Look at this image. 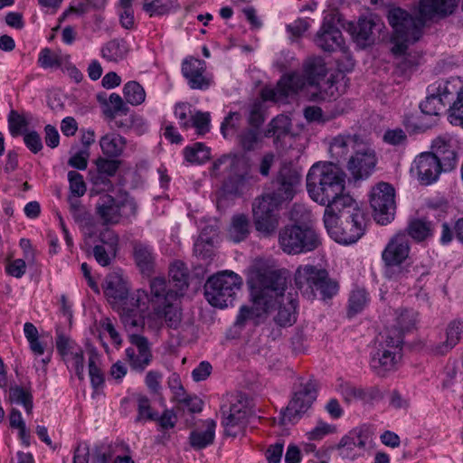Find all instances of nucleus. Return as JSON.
I'll list each match as a JSON object with an SVG mask.
<instances>
[{
  "mask_svg": "<svg viewBox=\"0 0 463 463\" xmlns=\"http://www.w3.org/2000/svg\"><path fill=\"white\" fill-rule=\"evenodd\" d=\"M137 416L136 421H141L143 420H156L157 419V413L154 412L150 406L149 399L143 394L137 395Z\"/></svg>",
  "mask_w": 463,
  "mask_h": 463,
  "instance_id": "55",
  "label": "nucleus"
},
{
  "mask_svg": "<svg viewBox=\"0 0 463 463\" xmlns=\"http://www.w3.org/2000/svg\"><path fill=\"white\" fill-rule=\"evenodd\" d=\"M213 238L206 237L205 232H203L194 245V251L203 260L211 259L213 254Z\"/></svg>",
  "mask_w": 463,
  "mask_h": 463,
  "instance_id": "57",
  "label": "nucleus"
},
{
  "mask_svg": "<svg viewBox=\"0 0 463 463\" xmlns=\"http://www.w3.org/2000/svg\"><path fill=\"white\" fill-rule=\"evenodd\" d=\"M204 425V430H194L190 433V445L194 449H203L213 444L214 441L216 422L213 420L209 419L205 420Z\"/></svg>",
  "mask_w": 463,
  "mask_h": 463,
  "instance_id": "31",
  "label": "nucleus"
},
{
  "mask_svg": "<svg viewBox=\"0 0 463 463\" xmlns=\"http://www.w3.org/2000/svg\"><path fill=\"white\" fill-rule=\"evenodd\" d=\"M449 82L453 83L457 90L448 109V119L452 125L463 128V83L458 79H450Z\"/></svg>",
  "mask_w": 463,
  "mask_h": 463,
  "instance_id": "29",
  "label": "nucleus"
},
{
  "mask_svg": "<svg viewBox=\"0 0 463 463\" xmlns=\"http://www.w3.org/2000/svg\"><path fill=\"white\" fill-rule=\"evenodd\" d=\"M128 111L129 108L118 93H111L108 99V105L103 108V114L109 120L115 119L118 114L127 115Z\"/></svg>",
  "mask_w": 463,
  "mask_h": 463,
  "instance_id": "43",
  "label": "nucleus"
},
{
  "mask_svg": "<svg viewBox=\"0 0 463 463\" xmlns=\"http://www.w3.org/2000/svg\"><path fill=\"white\" fill-rule=\"evenodd\" d=\"M169 283L175 290V294L183 296L188 288V271L184 263L182 261H175L169 268Z\"/></svg>",
  "mask_w": 463,
  "mask_h": 463,
  "instance_id": "32",
  "label": "nucleus"
},
{
  "mask_svg": "<svg viewBox=\"0 0 463 463\" xmlns=\"http://www.w3.org/2000/svg\"><path fill=\"white\" fill-rule=\"evenodd\" d=\"M99 361L98 354L92 350L89 355V374L93 388L98 389L104 383V376L97 363Z\"/></svg>",
  "mask_w": 463,
  "mask_h": 463,
  "instance_id": "54",
  "label": "nucleus"
},
{
  "mask_svg": "<svg viewBox=\"0 0 463 463\" xmlns=\"http://www.w3.org/2000/svg\"><path fill=\"white\" fill-rule=\"evenodd\" d=\"M55 343L57 351L65 361H68L69 357L76 352V348H80L73 340L62 333L57 335Z\"/></svg>",
  "mask_w": 463,
  "mask_h": 463,
  "instance_id": "56",
  "label": "nucleus"
},
{
  "mask_svg": "<svg viewBox=\"0 0 463 463\" xmlns=\"http://www.w3.org/2000/svg\"><path fill=\"white\" fill-rule=\"evenodd\" d=\"M123 207H129L132 214H136L137 204L132 198L126 197L122 201H117L110 194H103L98 200L96 213L103 224H117L120 221Z\"/></svg>",
  "mask_w": 463,
  "mask_h": 463,
  "instance_id": "19",
  "label": "nucleus"
},
{
  "mask_svg": "<svg viewBox=\"0 0 463 463\" xmlns=\"http://www.w3.org/2000/svg\"><path fill=\"white\" fill-rule=\"evenodd\" d=\"M8 128L12 137H16L20 135H24L27 130L28 121L21 115L18 111L12 109L9 112L8 118Z\"/></svg>",
  "mask_w": 463,
  "mask_h": 463,
  "instance_id": "52",
  "label": "nucleus"
},
{
  "mask_svg": "<svg viewBox=\"0 0 463 463\" xmlns=\"http://www.w3.org/2000/svg\"><path fill=\"white\" fill-rule=\"evenodd\" d=\"M401 349L400 335H392L390 333H385L376 350L371 354L370 367L372 371L380 377H385L389 373L394 371L398 362V351Z\"/></svg>",
  "mask_w": 463,
  "mask_h": 463,
  "instance_id": "15",
  "label": "nucleus"
},
{
  "mask_svg": "<svg viewBox=\"0 0 463 463\" xmlns=\"http://www.w3.org/2000/svg\"><path fill=\"white\" fill-rule=\"evenodd\" d=\"M294 279L296 287L307 299H314L317 295L323 300L331 299L339 289L337 281L329 277L326 269L310 264L298 267Z\"/></svg>",
  "mask_w": 463,
  "mask_h": 463,
  "instance_id": "10",
  "label": "nucleus"
},
{
  "mask_svg": "<svg viewBox=\"0 0 463 463\" xmlns=\"http://www.w3.org/2000/svg\"><path fill=\"white\" fill-rule=\"evenodd\" d=\"M194 109L187 102H179L175 107V117L178 120L179 126L183 129L191 128V122L194 114Z\"/></svg>",
  "mask_w": 463,
  "mask_h": 463,
  "instance_id": "53",
  "label": "nucleus"
},
{
  "mask_svg": "<svg viewBox=\"0 0 463 463\" xmlns=\"http://www.w3.org/2000/svg\"><path fill=\"white\" fill-rule=\"evenodd\" d=\"M340 27H344L341 14L337 11H332L327 14L324 17L322 25L316 34V44L321 50L327 52L342 50L344 47V38Z\"/></svg>",
  "mask_w": 463,
  "mask_h": 463,
  "instance_id": "18",
  "label": "nucleus"
},
{
  "mask_svg": "<svg viewBox=\"0 0 463 463\" xmlns=\"http://www.w3.org/2000/svg\"><path fill=\"white\" fill-rule=\"evenodd\" d=\"M265 121V115L262 104L260 102H254L249 111L248 116V123L252 128H257L260 130V128Z\"/></svg>",
  "mask_w": 463,
  "mask_h": 463,
  "instance_id": "60",
  "label": "nucleus"
},
{
  "mask_svg": "<svg viewBox=\"0 0 463 463\" xmlns=\"http://www.w3.org/2000/svg\"><path fill=\"white\" fill-rule=\"evenodd\" d=\"M318 386L315 379L299 377L292 386V397L282 411V423L298 420L312 406L317 397Z\"/></svg>",
  "mask_w": 463,
  "mask_h": 463,
  "instance_id": "14",
  "label": "nucleus"
},
{
  "mask_svg": "<svg viewBox=\"0 0 463 463\" xmlns=\"http://www.w3.org/2000/svg\"><path fill=\"white\" fill-rule=\"evenodd\" d=\"M457 90L449 80H437L427 88V97L420 104L421 116L408 118L404 124L413 131L424 132L436 124V117L447 105L453 100V93Z\"/></svg>",
  "mask_w": 463,
  "mask_h": 463,
  "instance_id": "6",
  "label": "nucleus"
},
{
  "mask_svg": "<svg viewBox=\"0 0 463 463\" xmlns=\"http://www.w3.org/2000/svg\"><path fill=\"white\" fill-rule=\"evenodd\" d=\"M133 245V257L139 270L145 275H150L155 267L156 255L154 249L148 243L135 241Z\"/></svg>",
  "mask_w": 463,
  "mask_h": 463,
  "instance_id": "26",
  "label": "nucleus"
},
{
  "mask_svg": "<svg viewBox=\"0 0 463 463\" xmlns=\"http://www.w3.org/2000/svg\"><path fill=\"white\" fill-rule=\"evenodd\" d=\"M128 52V44L124 39H113L103 45L101 56L109 61H119L127 57Z\"/></svg>",
  "mask_w": 463,
  "mask_h": 463,
  "instance_id": "36",
  "label": "nucleus"
},
{
  "mask_svg": "<svg viewBox=\"0 0 463 463\" xmlns=\"http://www.w3.org/2000/svg\"><path fill=\"white\" fill-rule=\"evenodd\" d=\"M163 304V307H157L156 315L164 319L169 327L177 328L181 322V312L171 302H165Z\"/></svg>",
  "mask_w": 463,
  "mask_h": 463,
  "instance_id": "47",
  "label": "nucleus"
},
{
  "mask_svg": "<svg viewBox=\"0 0 463 463\" xmlns=\"http://www.w3.org/2000/svg\"><path fill=\"white\" fill-rule=\"evenodd\" d=\"M206 65L205 61L197 58L188 57L183 61L182 73L188 80L193 90H206L210 86V80L203 76Z\"/></svg>",
  "mask_w": 463,
  "mask_h": 463,
  "instance_id": "24",
  "label": "nucleus"
},
{
  "mask_svg": "<svg viewBox=\"0 0 463 463\" xmlns=\"http://www.w3.org/2000/svg\"><path fill=\"white\" fill-rule=\"evenodd\" d=\"M373 26L374 23L372 20L363 18L359 19L357 24L348 23L347 31L357 45L361 48H365L373 43Z\"/></svg>",
  "mask_w": 463,
  "mask_h": 463,
  "instance_id": "28",
  "label": "nucleus"
},
{
  "mask_svg": "<svg viewBox=\"0 0 463 463\" xmlns=\"http://www.w3.org/2000/svg\"><path fill=\"white\" fill-rule=\"evenodd\" d=\"M410 240L404 232L393 236L382 252V259L386 268V274L405 263L410 253Z\"/></svg>",
  "mask_w": 463,
  "mask_h": 463,
  "instance_id": "20",
  "label": "nucleus"
},
{
  "mask_svg": "<svg viewBox=\"0 0 463 463\" xmlns=\"http://www.w3.org/2000/svg\"><path fill=\"white\" fill-rule=\"evenodd\" d=\"M123 95L126 101L132 106L140 105L146 99L144 88L135 80L128 81L124 85Z\"/></svg>",
  "mask_w": 463,
  "mask_h": 463,
  "instance_id": "46",
  "label": "nucleus"
},
{
  "mask_svg": "<svg viewBox=\"0 0 463 463\" xmlns=\"http://www.w3.org/2000/svg\"><path fill=\"white\" fill-rule=\"evenodd\" d=\"M224 165L228 168V176L223 183V190L230 194H241L250 175V160L244 153L223 155L215 160L211 168V175L214 177Z\"/></svg>",
  "mask_w": 463,
  "mask_h": 463,
  "instance_id": "12",
  "label": "nucleus"
},
{
  "mask_svg": "<svg viewBox=\"0 0 463 463\" xmlns=\"http://www.w3.org/2000/svg\"><path fill=\"white\" fill-rule=\"evenodd\" d=\"M407 231L408 237L411 236L417 241H423L432 237L434 224L426 219H415L409 223Z\"/></svg>",
  "mask_w": 463,
  "mask_h": 463,
  "instance_id": "39",
  "label": "nucleus"
},
{
  "mask_svg": "<svg viewBox=\"0 0 463 463\" xmlns=\"http://www.w3.org/2000/svg\"><path fill=\"white\" fill-rule=\"evenodd\" d=\"M300 180V175L296 170L284 166L272 182V190L254 200V226L264 237H269L276 232L279 226L278 212L284 203L294 198Z\"/></svg>",
  "mask_w": 463,
  "mask_h": 463,
  "instance_id": "2",
  "label": "nucleus"
},
{
  "mask_svg": "<svg viewBox=\"0 0 463 463\" xmlns=\"http://www.w3.org/2000/svg\"><path fill=\"white\" fill-rule=\"evenodd\" d=\"M10 398L16 403L22 404L27 413H31L33 410V396L30 392L23 387L15 386L10 390Z\"/></svg>",
  "mask_w": 463,
  "mask_h": 463,
  "instance_id": "58",
  "label": "nucleus"
},
{
  "mask_svg": "<svg viewBox=\"0 0 463 463\" xmlns=\"http://www.w3.org/2000/svg\"><path fill=\"white\" fill-rule=\"evenodd\" d=\"M211 117L209 112L195 110L191 122L198 135H204L210 131Z\"/></svg>",
  "mask_w": 463,
  "mask_h": 463,
  "instance_id": "59",
  "label": "nucleus"
},
{
  "mask_svg": "<svg viewBox=\"0 0 463 463\" xmlns=\"http://www.w3.org/2000/svg\"><path fill=\"white\" fill-rule=\"evenodd\" d=\"M95 165L99 175V178L101 179V183L111 185V183L108 178L116 175L121 165V161L112 157L106 158L99 156L96 159Z\"/></svg>",
  "mask_w": 463,
  "mask_h": 463,
  "instance_id": "42",
  "label": "nucleus"
},
{
  "mask_svg": "<svg viewBox=\"0 0 463 463\" xmlns=\"http://www.w3.org/2000/svg\"><path fill=\"white\" fill-rule=\"evenodd\" d=\"M304 71L308 84L313 86L318 81L325 80L327 74V68L322 58L313 57L308 59L305 63Z\"/></svg>",
  "mask_w": 463,
  "mask_h": 463,
  "instance_id": "37",
  "label": "nucleus"
},
{
  "mask_svg": "<svg viewBox=\"0 0 463 463\" xmlns=\"http://www.w3.org/2000/svg\"><path fill=\"white\" fill-rule=\"evenodd\" d=\"M334 204L324 213V224L329 236L338 243L348 245L356 242L365 231V215L354 201V206L337 208Z\"/></svg>",
  "mask_w": 463,
  "mask_h": 463,
  "instance_id": "4",
  "label": "nucleus"
},
{
  "mask_svg": "<svg viewBox=\"0 0 463 463\" xmlns=\"http://www.w3.org/2000/svg\"><path fill=\"white\" fill-rule=\"evenodd\" d=\"M338 392L347 403L354 401H364L367 394L364 389L347 382L339 384Z\"/></svg>",
  "mask_w": 463,
  "mask_h": 463,
  "instance_id": "51",
  "label": "nucleus"
},
{
  "mask_svg": "<svg viewBox=\"0 0 463 463\" xmlns=\"http://www.w3.org/2000/svg\"><path fill=\"white\" fill-rule=\"evenodd\" d=\"M291 130V120L288 116L279 115L274 118L269 124L265 131V137H275V141H279L281 137H286Z\"/></svg>",
  "mask_w": 463,
  "mask_h": 463,
  "instance_id": "40",
  "label": "nucleus"
},
{
  "mask_svg": "<svg viewBox=\"0 0 463 463\" xmlns=\"http://www.w3.org/2000/svg\"><path fill=\"white\" fill-rule=\"evenodd\" d=\"M126 354L131 368L137 372H143L152 361V353H136L132 347L126 349Z\"/></svg>",
  "mask_w": 463,
  "mask_h": 463,
  "instance_id": "48",
  "label": "nucleus"
},
{
  "mask_svg": "<svg viewBox=\"0 0 463 463\" xmlns=\"http://www.w3.org/2000/svg\"><path fill=\"white\" fill-rule=\"evenodd\" d=\"M174 7L173 0H145L143 10L150 16H160L168 14Z\"/></svg>",
  "mask_w": 463,
  "mask_h": 463,
  "instance_id": "49",
  "label": "nucleus"
},
{
  "mask_svg": "<svg viewBox=\"0 0 463 463\" xmlns=\"http://www.w3.org/2000/svg\"><path fill=\"white\" fill-rule=\"evenodd\" d=\"M114 450L111 445L96 446L93 451L92 463H110Z\"/></svg>",
  "mask_w": 463,
  "mask_h": 463,
  "instance_id": "64",
  "label": "nucleus"
},
{
  "mask_svg": "<svg viewBox=\"0 0 463 463\" xmlns=\"http://www.w3.org/2000/svg\"><path fill=\"white\" fill-rule=\"evenodd\" d=\"M260 140V132L257 128H247L238 135V143L244 151H252Z\"/></svg>",
  "mask_w": 463,
  "mask_h": 463,
  "instance_id": "50",
  "label": "nucleus"
},
{
  "mask_svg": "<svg viewBox=\"0 0 463 463\" xmlns=\"http://www.w3.org/2000/svg\"><path fill=\"white\" fill-rule=\"evenodd\" d=\"M222 414L224 434L235 438L243 431L250 418L255 415V411L248 397L240 394L236 401L231 403L228 410L222 408Z\"/></svg>",
  "mask_w": 463,
  "mask_h": 463,
  "instance_id": "16",
  "label": "nucleus"
},
{
  "mask_svg": "<svg viewBox=\"0 0 463 463\" xmlns=\"http://www.w3.org/2000/svg\"><path fill=\"white\" fill-rule=\"evenodd\" d=\"M184 155L188 162L201 165L210 158L211 152L203 143L197 142L191 146H186Z\"/></svg>",
  "mask_w": 463,
  "mask_h": 463,
  "instance_id": "45",
  "label": "nucleus"
},
{
  "mask_svg": "<svg viewBox=\"0 0 463 463\" xmlns=\"http://www.w3.org/2000/svg\"><path fill=\"white\" fill-rule=\"evenodd\" d=\"M370 205L378 223H390L394 219L396 209L394 188L388 183L377 184L371 191Z\"/></svg>",
  "mask_w": 463,
  "mask_h": 463,
  "instance_id": "17",
  "label": "nucleus"
},
{
  "mask_svg": "<svg viewBox=\"0 0 463 463\" xmlns=\"http://www.w3.org/2000/svg\"><path fill=\"white\" fill-rule=\"evenodd\" d=\"M315 91L310 92L312 100H326L335 98L336 88L333 77L318 81L312 86Z\"/></svg>",
  "mask_w": 463,
  "mask_h": 463,
  "instance_id": "44",
  "label": "nucleus"
},
{
  "mask_svg": "<svg viewBox=\"0 0 463 463\" xmlns=\"http://www.w3.org/2000/svg\"><path fill=\"white\" fill-rule=\"evenodd\" d=\"M279 245L288 255L314 251L322 243L320 234L307 224H290L279 232Z\"/></svg>",
  "mask_w": 463,
  "mask_h": 463,
  "instance_id": "11",
  "label": "nucleus"
},
{
  "mask_svg": "<svg viewBox=\"0 0 463 463\" xmlns=\"http://www.w3.org/2000/svg\"><path fill=\"white\" fill-rule=\"evenodd\" d=\"M150 290L152 295V301L156 302H171L178 298L175 294L174 288H167V282L165 278H155L150 282Z\"/></svg>",
  "mask_w": 463,
  "mask_h": 463,
  "instance_id": "38",
  "label": "nucleus"
},
{
  "mask_svg": "<svg viewBox=\"0 0 463 463\" xmlns=\"http://www.w3.org/2000/svg\"><path fill=\"white\" fill-rule=\"evenodd\" d=\"M429 274L430 267L428 265L421 263H408L405 261V263L398 266L386 275L389 279L401 283H408L409 281L413 280L415 282V287L421 289L423 288L422 282Z\"/></svg>",
  "mask_w": 463,
  "mask_h": 463,
  "instance_id": "22",
  "label": "nucleus"
},
{
  "mask_svg": "<svg viewBox=\"0 0 463 463\" xmlns=\"http://www.w3.org/2000/svg\"><path fill=\"white\" fill-rule=\"evenodd\" d=\"M106 296L117 305L121 321L128 331H138L145 326L144 315L140 308V293L128 294V287L119 277L107 280Z\"/></svg>",
  "mask_w": 463,
  "mask_h": 463,
  "instance_id": "7",
  "label": "nucleus"
},
{
  "mask_svg": "<svg viewBox=\"0 0 463 463\" xmlns=\"http://www.w3.org/2000/svg\"><path fill=\"white\" fill-rule=\"evenodd\" d=\"M99 240L100 242L108 246V250L109 252H112L114 255L116 254L119 239L113 230L106 228L101 231L99 235Z\"/></svg>",
  "mask_w": 463,
  "mask_h": 463,
  "instance_id": "63",
  "label": "nucleus"
},
{
  "mask_svg": "<svg viewBox=\"0 0 463 463\" xmlns=\"http://www.w3.org/2000/svg\"><path fill=\"white\" fill-rule=\"evenodd\" d=\"M250 232V222L247 215L236 214L232 218L228 229V236L233 242H241L248 238Z\"/></svg>",
  "mask_w": 463,
  "mask_h": 463,
  "instance_id": "35",
  "label": "nucleus"
},
{
  "mask_svg": "<svg viewBox=\"0 0 463 463\" xmlns=\"http://www.w3.org/2000/svg\"><path fill=\"white\" fill-rule=\"evenodd\" d=\"M394 323L392 329H388L386 333L392 335H400L402 345L403 344L404 334L412 330L417 323V312L409 308H399L394 311Z\"/></svg>",
  "mask_w": 463,
  "mask_h": 463,
  "instance_id": "27",
  "label": "nucleus"
},
{
  "mask_svg": "<svg viewBox=\"0 0 463 463\" xmlns=\"http://www.w3.org/2000/svg\"><path fill=\"white\" fill-rule=\"evenodd\" d=\"M71 214L75 222H77L80 227L88 229L89 231L93 229V216L84 206L80 209H75V211L71 212Z\"/></svg>",
  "mask_w": 463,
  "mask_h": 463,
  "instance_id": "62",
  "label": "nucleus"
},
{
  "mask_svg": "<svg viewBox=\"0 0 463 463\" xmlns=\"http://www.w3.org/2000/svg\"><path fill=\"white\" fill-rule=\"evenodd\" d=\"M376 156L373 149L363 146L357 148L347 163V169L355 180L367 178L376 165Z\"/></svg>",
  "mask_w": 463,
  "mask_h": 463,
  "instance_id": "21",
  "label": "nucleus"
},
{
  "mask_svg": "<svg viewBox=\"0 0 463 463\" xmlns=\"http://www.w3.org/2000/svg\"><path fill=\"white\" fill-rule=\"evenodd\" d=\"M366 441L367 435L363 430L354 429L341 439L337 445L338 454L344 459L353 460L363 455Z\"/></svg>",
  "mask_w": 463,
  "mask_h": 463,
  "instance_id": "23",
  "label": "nucleus"
},
{
  "mask_svg": "<svg viewBox=\"0 0 463 463\" xmlns=\"http://www.w3.org/2000/svg\"><path fill=\"white\" fill-rule=\"evenodd\" d=\"M242 279L233 271L223 270L211 276L204 285V296L208 303L223 308L232 305L236 292L241 289Z\"/></svg>",
  "mask_w": 463,
  "mask_h": 463,
  "instance_id": "13",
  "label": "nucleus"
},
{
  "mask_svg": "<svg viewBox=\"0 0 463 463\" xmlns=\"http://www.w3.org/2000/svg\"><path fill=\"white\" fill-rule=\"evenodd\" d=\"M70 191L74 197L82 196L86 192V184L83 176L76 171L68 173Z\"/></svg>",
  "mask_w": 463,
  "mask_h": 463,
  "instance_id": "61",
  "label": "nucleus"
},
{
  "mask_svg": "<svg viewBox=\"0 0 463 463\" xmlns=\"http://www.w3.org/2000/svg\"><path fill=\"white\" fill-rule=\"evenodd\" d=\"M463 340V318L451 321L446 329V340L430 343L429 350L436 355H444Z\"/></svg>",
  "mask_w": 463,
  "mask_h": 463,
  "instance_id": "25",
  "label": "nucleus"
},
{
  "mask_svg": "<svg viewBox=\"0 0 463 463\" xmlns=\"http://www.w3.org/2000/svg\"><path fill=\"white\" fill-rule=\"evenodd\" d=\"M345 173L333 163H316L307 175V191L309 197L320 205L325 212L337 203V208L354 206V199L345 190Z\"/></svg>",
  "mask_w": 463,
  "mask_h": 463,
  "instance_id": "3",
  "label": "nucleus"
},
{
  "mask_svg": "<svg viewBox=\"0 0 463 463\" xmlns=\"http://www.w3.org/2000/svg\"><path fill=\"white\" fill-rule=\"evenodd\" d=\"M262 276H266L265 269H259L251 273L248 284L251 288L252 306H241L237 315L234 326L243 328L248 322H252L254 326L260 325L270 312V295L269 292H274V289H267L266 279L260 283Z\"/></svg>",
  "mask_w": 463,
  "mask_h": 463,
  "instance_id": "9",
  "label": "nucleus"
},
{
  "mask_svg": "<svg viewBox=\"0 0 463 463\" xmlns=\"http://www.w3.org/2000/svg\"><path fill=\"white\" fill-rule=\"evenodd\" d=\"M369 302V294L364 288H356L350 293L347 306L349 318L361 313Z\"/></svg>",
  "mask_w": 463,
  "mask_h": 463,
  "instance_id": "41",
  "label": "nucleus"
},
{
  "mask_svg": "<svg viewBox=\"0 0 463 463\" xmlns=\"http://www.w3.org/2000/svg\"><path fill=\"white\" fill-rule=\"evenodd\" d=\"M297 90V77L294 75H287L279 80L276 88L264 90L262 91V97L265 100H277L281 98H287Z\"/></svg>",
  "mask_w": 463,
  "mask_h": 463,
  "instance_id": "30",
  "label": "nucleus"
},
{
  "mask_svg": "<svg viewBox=\"0 0 463 463\" xmlns=\"http://www.w3.org/2000/svg\"><path fill=\"white\" fill-rule=\"evenodd\" d=\"M266 276L261 279H266L267 289H274V292H269L270 295V312L278 309V314L274 317V321L279 326H288L294 324L297 320L298 298L297 292L292 290L285 293L287 289V279L279 270L265 269Z\"/></svg>",
  "mask_w": 463,
  "mask_h": 463,
  "instance_id": "8",
  "label": "nucleus"
},
{
  "mask_svg": "<svg viewBox=\"0 0 463 463\" xmlns=\"http://www.w3.org/2000/svg\"><path fill=\"white\" fill-rule=\"evenodd\" d=\"M459 0H420L418 16L413 17L407 10L392 6L387 12V20L393 32L392 52L397 55L405 53L410 43H416L422 35V30L428 20L435 15L451 14Z\"/></svg>",
  "mask_w": 463,
  "mask_h": 463,
  "instance_id": "1",
  "label": "nucleus"
},
{
  "mask_svg": "<svg viewBox=\"0 0 463 463\" xmlns=\"http://www.w3.org/2000/svg\"><path fill=\"white\" fill-rule=\"evenodd\" d=\"M102 153L108 157L117 158L123 154L127 139L116 133L104 135L99 140Z\"/></svg>",
  "mask_w": 463,
  "mask_h": 463,
  "instance_id": "33",
  "label": "nucleus"
},
{
  "mask_svg": "<svg viewBox=\"0 0 463 463\" xmlns=\"http://www.w3.org/2000/svg\"><path fill=\"white\" fill-rule=\"evenodd\" d=\"M458 163L457 154L450 138L438 137L432 141L431 151L420 154L414 160L417 175L424 184L435 182L439 174L451 171Z\"/></svg>",
  "mask_w": 463,
  "mask_h": 463,
  "instance_id": "5",
  "label": "nucleus"
},
{
  "mask_svg": "<svg viewBox=\"0 0 463 463\" xmlns=\"http://www.w3.org/2000/svg\"><path fill=\"white\" fill-rule=\"evenodd\" d=\"M357 139L355 136L339 135L330 144L329 152L331 156L336 160L345 159L350 150L355 151Z\"/></svg>",
  "mask_w": 463,
  "mask_h": 463,
  "instance_id": "34",
  "label": "nucleus"
}]
</instances>
